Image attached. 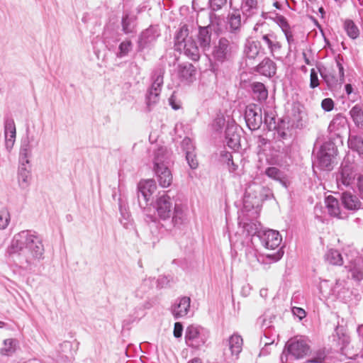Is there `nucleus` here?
Here are the masks:
<instances>
[{"mask_svg":"<svg viewBox=\"0 0 363 363\" xmlns=\"http://www.w3.org/2000/svg\"><path fill=\"white\" fill-rule=\"evenodd\" d=\"M41 237L30 230L16 233L8 245L5 257L9 264L26 270H31L44 257Z\"/></svg>","mask_w":363,"mask_h":363,"instance_id":"obj_1","label":"nucleus"},{"mask_svg":"<svg viewBox=\"0 0 363 363\" xmlns=\"http://www.w3.org/2000/svg\"><path fill=\"white\" fill-rule=\"evenodd\" d=\"M154 207L161 220H166L172 216L171 223L175 228H180L186 220L183 207L179 204L173 207L172 199L167 192L163 191L157 195Z\"/></svg>","mask_w":363,"mask_h":363,"instance_id":"obj_2","label":"nucleus"},{"mask_svg":"<svg viewBox=\"0 0 363 363\" xmlns=\"http://www.w3.org/2000/svg\"><path fill=\"white\" fill-rule=\"evenodd\" d=\"M253 30L256 39H258L264 55L269 54L276 60L281 58L282 43L279 40L277 35L268 28L264 21H258Z\"/></svg>","mask_w":363,"mask_h":363,"instance_id":"obj_3","label":"nucleus"},{"mask_svg":"<svg viewBox=\"0 0 363 363\" xmlns=\"http://www.w3.org/2000/svg\"><path fill=\"white\" fill-rule=\"evenodd\" d=\"M172 152L166 147H159L153 152V170L158 183L163 188L169 187L172 183V174L169 168L172 162Z\"/></svg>","mask_w":363,"mask_h":363,"instance_id":"obj_4","label":"nucleus"},{"mask_svg":"<svg viewBox=\"0 0 363 363\" xmlns=\"http://www.w3.org/2000/svg\"><path fill=\"white\" fill-rule=\"evenodd\" d=\"M175 50L184 53L189 59L198 61L201 57L200 49L191 37H189V26L180 24L174 35Z\"/></svg>","mask_w":363,"mask_h":363,"instance_id":"obj_5","label":"nucleus"},{"mask_svg":"<svg viewBox=\"0 0 363 363\" xmlns=\"http://www.w3.org/2000/svg\"><path fill=\"white\" fill-rule=\"evenodd\" d=\"M309 350V346L306 341L303 338L294 337L289 340L281 354L280 359L281 363H288L290 359L303 358Z\"/></svg>","mask_w":363,"mask_h":363,"instance_id":"obj_6","label":"nucleus"},{"mask_svg":"<svg viewBox=\"0 0 363 363\" xmlns=\"http://www.w3.org/2000/svg\"><path fill=\"white\" fill-rule=\"evenodd\" d=\"M164 69L162 67L156 68L152 74V84L146 94V104L147 111H150L152 106L160 99V95L164 83Z\"/></svg>","mask_w":363,"mask_h":363,"instance_id":"obj_7","label":"nucleus"},{"mask_svg":"<svg viewBox=\"0 0 363 363\" xmlns=\"http://www.w3.org/2000/svg\"><path fill=\"white\" fill-rule=\"evenodd\" d=\"M337 155V148L331 141L323 143L316 153L314 165L321 170H330L332 169V163L334 157Z\"/></svg>","mask_w":363,"mask_h":363,"instance_id":"obj_8","label":"nucleus"},{"mask_svg":"<svg viewBox=\"0 0 363 363\" xmlns=\"http://www.w3.org/2000/svg\"><path fill=\"white\" fill-rule=\"evenodd\" d=\"M208 337V331L199 325H191L186 329L185 342L191 348H201L205 345Z\"/></svg>","mask_w":363,"mask_h":363,"instance_id":"obj_9","label":"nucleus"},{"mask_svg":"<svg viewBox=\"0 0 363 363\" xmlns=\"http://www.w3.org/2000/svg\"><path fill=\"white\" fill-rule=\"evenodd\" d=\"M234 45L225 38H220L213 48L212 57L216 62L229 61L233 54Z\"/></svg>","mask_w":363,"mask_h":363,"instance_id":"obj_10","label":"nucleus"},{"mask_svg":"<svg viewBox=\"0 0 363 363\" xmlns=\"http://www.w3.org/2000/svg\"><path fill=\"white\" fill-rule=\"evenodd\" d=\"M356 177L354 164L348 160H344L336 175V182L340 189L350 186Z\"/></svg>","mask_w":363,"mask_h":363,"instance_id":"obj_11","label":"nucleus"},{"mask_svg":"<svg viewBox=\"0 0 363 363\" xmlns=\"http://www.w3.org/2000/svg\"><path fill=\"white\" fill-rule=\"evenodd\" d=\"M156 189V183L153 179H147L139 183L138 201L141 208L145 209L149 205V201Z\"/></svg>","mask_w":363,"mask_h":363,"instance_id":"obj_12","label":"nucleus"},{"mask_svg":"<svg viewBox=\"0 0 363 363\" xmlns=\"http://www.w3.org/2000/svg\"><path fill=\"white\" fill-rule=\"evenodd\" d=\"M343 58L338 55L335 57V62L338 69V76L333 72H320V76L330 89L335 88L339 84H342L345 79L344 68L342 66Z\"/></svg>","mask_w":363,"mask_h":363,"instance_id":"obj_13","label":"nucleus"},{"mask_svg":"<svg viewBox=\"0 0 363 363\" xmlns=\"http://www.w3.org/2000/svg\"><path fill=\"white\" fill-rule=\"evenodd\" d=\"M245 120L250 130H258L263 123L260 106L253 104L247 106L245 112Z\"/></svg>","mask_w":363,"mask_h":363,"instance_id":"obj_14","label":"nucleus"},{"mask_svg":"<svg viewBox=\"0 0 363 363\" xmlns=\"http://www.w3.org/2000/svg\"><path fill=\"white\" fill-rule=\"evenodd\" d=\"M157 28L154 26H150L143 31L138 40V51L142 52L146 48L152 46L159 37Z\"/></svg>","mask_w":363,"mask_h":363,"instance_id":"obj_15","label":"nucleus"},{"mask_svg":"<svg viewBox=\"0 0 363 363\" xmlns=\"http://www.w3.org/2000/svg\"><path fill=\"white\" fill-rule=\"evenodd\" d=\"M238 8H232L227 17V29L230 33L238 34L240 32L242 25L247 21Z\"/></svg>","mask_w":363,"mask_h":363,"instance_id":"obj_16","label":"nucleus"},{"mask_svg":"<svg viewBox=\"0 0 363 363\" xmlns=\"http://www.w3.org/2000/svg\"><path fill=\"white\" fill-rule=\"evenodd\" d=\"M5 146L6 150L10 152L15 143L16 136V129L14 120L10 116H6L4 120Z\"/></svg>","mask_w":363,"mask_h":363,"instance_id":"obj_17","label":"nucleus"},{"mask_svg":"<svg viewBox=\"0 0 363 363\" xmlns=\"http://www.w3.org/2000/svg\"><path fill=\"white\" fill-rule=\"evenodd\" d=\"M272 13L274 15V16H270L271 19L273 20L279 26L281 31L284 34L288 43L289 50L291 51V46L295 43L291 27L290 26L287 19L284 16L279 15L277 13Z\"/></svg>","mask_w":363,"mask_h":363,"instance_id":"obj_18","label":"nucleus"},{"mask_svg":"<svg viewBox=\"0 0 363 363\" xmlns=\"http://www.w3.org/2000/svg\"><path fill=\"white\" fill-rule=\"evenodd\" d=\"M259 238L265 248L272 250L278 247L282 240L279 231L270 229L263 231Z\"/></svg>","mask_w":363,"mask_h":363,"instance_id":"obj_19","label":"nucleus"},{"mask_svg":"<svg viewBox=\"0 0 363 363\" xmlns=\"http://www.w3.org/2000/svg\"><path fill=\"white\" fill-rule=\"evenodd\" d=\"M243 340L241 336L234 334L227 340V347L224 349V354L228 355L227 352H230L233 360L238 359L239 354L242 350Z\"/></svg>","mask_w":363,"mask_h":363,"instance_id":"obj_20","label":"nucleus"},{"mask_svg":"<svg viewBox=\"0 0 363 363\" xmlns=\"http://www.w3.org/2000/svg\"><path fill=\"white\" fill-rule=\"evenodd\" d=\"M191 299L184 296L175 301L172 306V313L174 318H183L188 314L190 308Z\"/></svg>","mask_w":363,"mask_h":363,"instance_id":"obj_21","label":"nucleus"},{"mask_svg":"<svg viewBox=\"0 0 363 363\" xmlns=\"http://www.w3.org/2000/svg\"><path fill=\"white\" fill-rule=\"evenodd\" d=\"M238 9L242 13L243 18L247 20L259 13L258 0H240V6Z\"/></svg>","mask_w":363,"mask_h":363,"instance_id":"obj_22","label":"nucleus"},{"mask_svg":"<svg viewBox=\"0 0 363 363\" xmlns=\"http://www.w3.org/2000/svg\"><path fill=\"white\" fill-rule=\"evenodd\" d=\"M264 174L269 178L278 182L285 188H287L289 184L286 174L276 167H269L266 168Z\"/></svg>","mask_w":363,"mask_h":363,"instance_id":"obj_23","label":"nucleus"},{"mask_svg":"<svg viewBox=\"0 0 363 363\" xmlns=\"http://www.w3.org/2000/svg\"><path fill=\"white\" fill-rule=\"evenodd\" d=\"M211 27L209 26H199L197 40L203 51H206L210 48L211 42Z\"/></svg>","mask_w":363,"mask_h":363,"instance_id":"obj_24","label":"nucleus"},{"mask_svg":"<svg viewBox=\"0 0 363 363\" xmlns=\"http://www.w3.org/2000/svg\"><path fill=\"white\" fill-rule=\"evenodd\" d=\"M257 72L263 76L272 77L276 74L277 65L272 59L266 57L257 65Z\"/></svg>","mask_w":363,"mask_h":363,"instance_id":"obj_25","label":"nucleus"},{"mask_svg":"<svg viewBox=\"0 0 363 363\" xmlns=\"http://www.w3.org/2000/svg\"><path fill=\"white\" fill-rule=\"evenodd\" d=\"M225 142L230 149L237 150L240 145V135L236 131V128L233 125L228 126L225 130Z\"/></svg>","mask_w":363,"mask_h":363,"instance_id":"obj_26","label":"nucleus"},{"mask_svg":"<svg viewBox=\"0 0 363 363\" xmlns=\"http://www.w3.org/2000/svg\"><path fill=\"white\" fill-rule=\"evenodd\" d=\"M137 18L135 15L130 14L125 11L123 13L121 26L123 32L126 34H132L136 33Z\"/></svg>","mask_w":363,"mask_h":363,"instance_id":"obj_27","label":"nucleus"},{"mask_svg":"<svg viewBox=\"0 0 363 363\" xmlns=\"http://www.w3.org/2000/svg\"><path fill=\"white\" fill-rule=\"evenodd\" d=\"M342 203L348 210H357L361 207V202L357 195L350 191H345L341 196Z\"/></svg>","mask_w":363,"mask_h":363,"instance_id":"obj_28","label":"nucleus"},{"mask_svg":"<svg viewBox=\"0 0 363 363\" xmlns=\"http://www.w3.org/2000/svg\"><path fill=\"white\" fill-rule=\"evenodd\" d=\"M179 77L186 83L193 82L196 78V69L190 63H183L179 66Z\"/></svg>","mask_w":363,"mask_h":363,"instance_id":"obj_29","label":"nucleus"},{"mask_svg":"<svg viewBox=\"0 0 363 363\" xmlns=\"http://www.w3.org/2000/svg\"><path fill=\"white\" fill-rule=\"evenodd\" d=\"M244 52L249 59H255L259 55H264L258 39L247 42L245 45Z\"/></svg>","mask_w":363,"mask_h":363,"instance_id":"obj_30","label":"nucleus"},{"mask_svg":"<svg viewBox=\"0 0 363 363\" xmlns=\"http://www.w3.org/2000/svg\"><path fill=\"white\" fill-rule=\"evenodd\" d=\"M346 267L351 273L352 279L356 281L363 279V260L361 258L355 259Z\"/></svg>","mask_w":363,"mask_h":363,"instance_id":"obj_31","label":"nucleus"},{"mask_svg":"<svg viewBox=\"0 0 363 363\" xmlns=\"http://www.w3.org/2000/svg\"><path fill=\"white\" fill-rule=\"evenodd\" d=\"M31 179L30 169L28 167H19L18 172V185L21 189H26L30 186Z\"/></svg>","mask_w":363,"mask_h":363,"instance_id":"obj_32","label":"nucleus"},{"mask_svg":"<svg viewBox=\"0 0 363 363\" xmlns=\"http://www.w3.org/2000/svg\"><path fill=\"white\" fill-rule=\"evenodd\" d=\"M253 98L259 101H264L268 96L265 86L261 82H255L252 84Z\"/></svg>","mask_w":363,"mask_h":363,"instance_id":"obj_33","label":"nucleus"},{"mask_svg":"<svg viewBox=\"0 0 363 363\" xmlns=\"http://www.w3.org/2000/svg\"><path fill=\"white\" fill-rule=\"evenodd\" d=\"M243 231L247 236H255L259 238V235H262L263 231L260 230V223L257 221L250 220L249 222L243 223Z\"/></svg>","mask_w":363,"mask_h":363,"instance_id":"obj_34","label":"nucleus"},{"mask_svg":"<svg viewBox=\"0 0 363 363\" xmlns=\"http://www.w3.org/2000/svg\"><path fill=\"white\" fill-rule=\"evenodd\" d=\"M348 147L359 155L363 156V138L359 135H350Z\"/></svg>","mask_w":363,"mask_h":363,"instance_id":"obj_35","label":"nucleus"},{"mask_svg":"<svg viewBox=\"0 0 363 363\" xmlns=\"http://www.w3.org/2000/svg\"><path fill=\"white\" fill-rule=\"evenodd\" d=\"M350 115L357 127L363 128V110L360 105L354 106L350 111Z\"/></svg>","mask_w":363,"mask_h":363,"instance_id":"obj_36","label":"nucleus"},{"mask_svg":"<svg viewBox=\"0 0 363 363\" xmlns=\"http://www.w3.org/2000/svg\"><path fill=\"white\" fill-rule=\"evenodd\" d=\"M276 338V335L271 334V329H266L264 332V337H261L260 342L264 345L259 355H266L268 353L267 347L272 345Z\"/></svg>","mask_w":363,"mask_h":363,"instance_id":"obj_37","label":"nucleus"},{"mask_svg":"<svg viewBox=\"0 0 363 363\" xmlns=\"http://www.w3.org/2000/svg\"><path fill=\"white\" fill-rule=\"evenodd\" d=\"M325 205L329 214L332 216H339L340 208L338 201L333 196H328L325 199Z\"/></svg>","mask_w":363,"mask_h":363,"instance_id":"obj_38","label":"nucleus"},{"mask_svg":"<svg viewBox=\"0 0 363 363\" xmlns=\"http://www.w3.org/2000/svg\"><path fill=\"white\" fill-rule=\"evenodd\" d=\"M152 285V280L151 279H144L140 285L135 291V297L139 299H143L145 295L150 289Z\"/></svg>","mask_w":363,"mask_h":363,"instance_id":"obj_39","label":"nucleus"},{"mask_svg":"<svg viewBox=\"0 0 363 363\" xmlns=\"http://www.w3.org/2000/svg\"><path fill=\"white\" fill-rule=\"evenodd\" d=\"M133 43L130 40L126 39L122 41L116 52V55L118 58H123L128 55L129 52L132 50Z\"/></svg>","mask_w":363,"mask_h":363,"instance_id":"obj_40","label":"nucleus"},{"mask_svg":"<svg viewBox=\"0 0 363 363\" xmlns=\"http://www.w3.org/2000/svg\"><path fill=\"white\" fill-rule=\"evenodd\" d=\"M325 259L333 265H342L343 263L342 255L337 250H329L325 254Z\"/></svg>","mask_w":363,"mask_h":363,"instance_id":"obj_41","label":"nucleus"},{"mask_svg":"<svg viewBox=\"0 0 363 363\" xmlns=\"http://www.w3.org/2000/svg\"><path fill=\"white\" fill-rule=\"evenodd\" d=\"M347 124V118L341 114L336 115L330 123L328 128L330 131H337Z\"/></svg>","mask_w":363,"mask_h":363,"instance_id":"obj_42","label":"nucleus"},{"mask_svg":"<svg viewBox=\"0 0 363 363\" xmlns=\"http://www.w3.org/2000/svg\"><path fill=\"white\" fill-rule=\"evenodd\" d=\"M344 29L345 30L347 35L352 39L357 38L359 35L358 27L352 20H346L345 21Z\"/></svg>","mask_w":363,"mask_h":363,"instance_id":"obj_43","label":"nucleus"},{"mask_svg":"<svg viewBox=\"0 0 363 363\" xmlns=\"http://www.w3.org/2000/svg\"><path fill=\"white\" fill-rule=\"evenodd\" d=\"M33 140V138H29L28 136L22 139L19 155H26L28 157H31L32 155V145L31 142Z\"/></svg>","mask_w":363,"mask_h":363,"instance_id":"obj_44","label":"nucleus"},{"mask_svg":"<svg viewBox=\"0 0 363 363\" xmlns=\"http://www.w3.org/2000/svg\"><path fill=\"white\" fill-rule=\"evenodd\" d=\"M17 341L14 339H6L4 341V346L1 349L3 355H11L16 350Z\"/></svg>","mask_w":363,"mask_h":363,"instance_id":"obj_45","label":"nucleus"},{"mask_svg":"<svg viewBox=\"0 0 363 363\" xmlns=\"http://www.w3.org/2000/svg\"><path fill=\"white\" fill-rule=\"evenodd\" d=\"M10 222V213L6 208L0 210V230H4Z\"/></svg>","mask_w":363,"mask_h":363,"instance_id":"obj_46","label":"nucleus"},{"mask_svg":"<svg viewBox=\"0 0 363 363\" xmlns=\"http://www.w3.org/2000/svg\"><path fill=\"white\" fill-rule=\"evenodd\" d=\"M209 8L213 11H218L225 7L228 0H208Z\"/></svg>","mask_w":363,"mask_h":363,"instance_id":"obj_47","label":"nucleus"},{"mask_svg":"<svg viewBox=\"0 0 363 363\" xmlns=\"http://www.w3.org/2000/svg\"><path fill=\"white\" fill-rule=\"evenodd\" d=\"M182 148L186 153L188 152H194V145L191 138L186 137L182 142Z\"/></svg>","mask_w":363,"mask_h":363,"instance_id":"obj_48","label":"nucleus"},{"mask_svg":"<svg viewBox=\"0 0 363 363\" xmlns=\"http://www.w3.org/2000/svg\"><path fill=\"white\" fill-rule=\"evenodd\" d=\"M186 155V160L191 169H194L198 167V161L194 152H188Z\"/></svg>","mask_w":363,"mask_h":363,"instance_id":"obj_49","label":"nucleus"},{"mask_svg":"<svg viewBox=\"0 0 363 363\" xmlns=\"http://www.w3.org/2000/svg\"><path fill=\"white\" fill-rule=\"evenodd\" d=\"M263 122L265 123L269 130L277 129L274 117L272 115H269L268 113H264V118Z\"/></svg>","mask_w":363,"mask_h":363,"instance_id":"obj_50","label":"nucleus"},{"mask_svg":"<svg viewBox=\"0 0 363 363\" xmlns=\"http://www.w3.org/2000/svg\"><path fill=\"white\" fill-rule=\"evenodd\" d=\"M320 84L318 73L314 68L311 69L310 73V88L315 89Z\"/></svg>","mask_w":363,"mask_h":363,"instance_id":"obj_51","label":"nucleus"},{"mask_svg":"<svg viewBox=\"0 0 363 363\" xmlns=\"http://www.w3.org/2000/svg\"><path fill=\"white\" fill-rule=\"evenodd\" d=\"M321 107L325 111H331L334 108V101L330 98H325L321 102Z\"/></svg>","mask_w":363,"mask_h":363,"instance_id":"obj_52","label":"nucleus"},{"mask_svg":"<svg viewBox=\"0 0 363 363\" xmlns=\"http://www.w3.org/2000/svg\"><path fill=\"white\" fill-rule=\"evenodd\" d=\"M173 333H174V336L176 338H179L182 337V333H183V325L181 323H179V322L175 323Z\"/></svg>","mask_w":363,"mask_h":363,"instance_id":"obj_53","label":"nucleus"},{"mask_svg":"<svg viewBox=\"0 0 363 363\" xmlns=\"http://www.w3.org/2000/svg\"><path fill=\"white\" fill-rule=\"evenodd\" d=\"M292 313L294 315L297 316L299 320H302L306 316V311L299 307H293Z\"/></svg>","mask_w":363,"mask_h":363,"instance_id":"obj_54","label":"nucleus"},{"mask_svg":"<svg viewBox=\"0 0 363 363\" xmlns=\"http://www.w3.org/2000/svg\"><path fill=\"white\" fill-rule=\"evenodd\" d=\"M169 103L172 108L174 110H179L182 107L181 102L179 101H177L174 95L171 96V97L169 99Z\"/></svg>","mask_w":363,"mask_h":363,"instance_id":"obj_55","label":"nucleus"},{"mask_svg":"<svg viewBox=\"0 0 363 363\" xmlns=\"http://www.w3.org/2000/svg\"><path fill=\"white\" fill-rule=\"evenodd\" d=\"M220 155L221 160L225 162L231 160L233 158L231 153L225 150H221Z\"/></svg>","mask_w":363,"mask_h":363,"instance_id":"obj_56","label":"nucleus"},{"mask_svg":"<svg viewBox=\"0 0 363 363\" xmlns=\"http://www.w3.org/2000/svg\"><path fill=\"white\" fill-rule=\"evenodd\" d=\"M30 157L25 156V155H19V167H28V165L30 163L29 158Z\"/></svg>","mask_w":363,"mask_h":363,"instance_id":"obj_57","label":"nucleus"},{"mask_svg":"<svg viewBox=\"0 0 363 363\" xmlns=\"http://www.w3.org/2000/svg\"><path fill=\"white\" fill-rule=\"evenodd\" d=\"M357 188L360 197L363 199V175L357 178Z\"/></svg>","mask_w":363,"mask_h":363,"instance_id":"obj_58","label":"nucleus"},{"mask_svg":"<svg viewBox=\"0 0 363 363\" xmlns=\"http://www.w3.org/2000/svg\"><path fill=\"white\" fill-rule=\"evenodd\" d=\"M342 286V281L337 280L335 284L332 289L333 294H340L341 291V287Z\"/></svg>","mask_w":363,"mask_h":363,"instance_id":"obj_59","label":"nucleus"},{"mask_svg":"<svg viewBox=\"0 0 363 363\" xmlns=\"http://www.w3.org/2000/svg\"><path fill=\"white\" fill-rule=\"evenodd\" d=\"M157 286L160 288L164 287L169 282V280L166 277H160L157 281Z\"/></svg>","mask_w":363,"mask_h":363,"instance_id":"obj_60","label":"nucleus"},{"mask_svg":"<svg viewBox=\"0 0 363 363\" xmlns=\"http://www.w3.org/2000/svg\"><path fill=\"white\" fill-rule=\"evenodd\" d=\"M227 164L230 172H235L236 171L238 165L234 163L233 158L231 160L227 162Z\"/></svg>","mask_w":363,"mask_h":363,"instance_id":"obj_61","label":"nucleus"},{"mask_svg":"<svg viewBox=\"0 0 363 363\" xmlns=\"http://www.w3.org/2000/svg\"><path fill=\"white\" fill-rule=\"evenodd\" d=\"M277 134H278V137L279 138H281V139H286L289 136V134L288 133H286V131L283 130L280 127L277 128Z\"/></svg>","mask_w":363,"mask_h":363,"instance_id":"obj_62","label":"nucleus"},{"mask_svg":"<svg viewBox=\"0 0 363 363\" xmlns=\"http://www.w3.org/2000/svg\"><path fill=\"white\" fill-rule=\"evenodd\" d=\"M225 123V119L223 118H217L214 121V125H217L218 128L217 130L221 128Z\"/></svg>","mask_w":363,"mask_h":363,"instance_id":"obj_63","label":"nucleus"},{"mask_svg":"<svg viewBox=\"0 0 363 363\" xmlns=\"http://www.w3.org/2000/svg\"><path fill=\"white\" fill-rule=\"evenodd\" d=\"M357 332L359 336L362 338L363 342V325H361L357 328Z\"/></svg>","mask_w":363,"mask_h":363,"instance_id":"obj_64","label":"nucleus"}]
</instances>
